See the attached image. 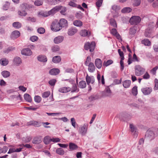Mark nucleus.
Returning <instances> with one entry per match:
<instances>
[{"mask_svg":"<svg viewBox=\"0 0 158 158\" xmlns=\"http://www.w3.org/2000/svg\"><path fill=\"white\" fill-rule=\"evenodd\" d=\"M57 8H53L48 11H41L39 13V15L41 17H45L50 15H53L55 14V12L57 10Z\"/></svg>","mask_w":158,"mask_h":158,"instance_id":"nucleus-1","label":"nucleus"},{"mask_svg":"<svg viewBox=\"0 0 158 158\" xmlns=\"http://www.w3.org/2000/svg\"><path fill=\"white\" fill-rule=\"evenodd\" d=\"M51 28L52 31H59L62 29L59 21L57 19H55L53 21L51 26Z\"/></svg>","mask_w":158,"mask_h":158,"instance_id":"nucleus-2","label":"nucleus"},{"mask_svg":"<svg viewBox=\"0 0 158 158\" xmlns=\"http://www.w3.org/2000/svg\"><path fill=\"white\" fill-rule=\"evenodd\" d=\"M88 125L87 123H85L81 126L78 130L79 134L82 136H85L87 133Z\"/></svg>","mask_w":158,"mask_h":158,"instance_id":"nucleus-3","label":"nucleus"},{"mask_svg":"<svg viewBox=\"0 0 158 158\" xmlns=\"http://www.w3.org/2000/svg\"><path fill=\"white\" fill-rule=\"evenodd\" d=\"M156 135L154 132L151 130H148L146 132L145 135V137L147 139L150 140L154 139Z\"/></svg>","mask_w":158,"mask_h":158,"instance_id":"nucleus-4","label":"nucleus"},{"mask_svg":"<svg viewBox=\"0 0 158 158\" xmlns=\"http://www.w3.org/2000/svg\"><path fill=\"white\" fill-rule=\"evenodd\" d=\"M135 75L137 76H140L143 74L145 71L144 69L139 65L135 66Z\"/></svg>","mask_w":158,"mask_h":158,"instance_id":"nucleus-5","label":"nucleus"},{"mask_svg":"<svg viewBox=\"0 0 158 158\" xmlns=\"http://www.w3.org/2000/svg\"><path fill=\"white\" fill-rule=\"evenodd\" d=\"M95 45V43L94 42H92L91 43L87 42L85 44V49L86 50L89 49L90 52H92L94 49Z\"/></svg>","mask_w":158,"mask_h":158,"instance_id":"nucleus-6","label":"nucleus"},{"mask_svg":"<svg viewBox=\"0 0 158 158\" xmlns=\"http://www.w3.org/2000/svg\"><path fill=\"white\" fill-rule=\"evenodd\" d=\"M141 20L140 17L138 16L132 17L130 19V22L132 25H136L139 23Z\"/></svg>","mask_w":158,"mask_h":158,"instance_id":"nucleus-7","label":"nucleus"},{"mask_svg":"<svg viewBox=\"0 0 158 158\" xmlns=\"http://www.w3.org/2000/svg\"><path fill=\"white\" fill-rule=\"evenodd\" d=\"M110 33L112 35L115 36L117 39L120 40H122L121 36L118 32L117 30L115 28H113L110 30Z\"/></svg>","mask_w":158,"mask_h":158,"instance_id":"nucleus-8","label":"nucleus"},{"mask_svg":"<svg viewBox=\"0 0 158 158\" xmlns=\"http://www.w3.org/2000/svg\"><path fill=\"white\" fill-rule=\"evenodd\" d=\"M57 8V10L55 12V13H56L58 11L60 10H61L60 11V13L63 15H64L65 12L66 11V8L65 7H63L60 6H55L54 8Z\"/></svg>","mask_w":158,"mask_h":158,"instance_id":"nucleus-9","label":"nucleus"},{"mask_svg":"<svg viewBox=\"0 0 158 158\" xmlns=\"http://www.w3.org/2000/svg\"><path fill=\"white\" fill-rule=\"evenodd\" d=\"M152 90L151 88L145 87L142 89L141 91L145 95H148L151 93Z\"/></svg>","mask_w":158,"mask_h":158,"instance_id":"nucleus-10","label":"nucleus"},{"mask_svg":"<svg viewBox=\"0 0 158 158\" xmlns=\"http://www.w3.org/2000/svg\"><path fill=\"white\" fill-rule=\"evenodd\" d=\"M60 26L62 27H67L68 26L67 21L64 19H61L59 21Z\"/></svg>","mask_w":158,"mask_h":158,"instance_id":"nucleus-11","label":"nucleus"},{"mask_svg":"<svg viewBox=\"0 0 158 158\" xmlns=\"http://www.w3.org/2000/svg\"><path fill=\"white\" fill-rule=\"evenodd\" d=\"M22 55L27 56H30L32 54V52L31 50L28 48H25L23 49L21 51Z\"/></svg>","mask_w":158,"mask_h":158,"instance_id":"nucleus-12","label":"nucleus"},{"mask_svg":"<svg viewBox=\"0 0 158 158\" xmlns=\"http://www.w3.org/2000/svg\"><path fill=\"white\" fill-rule=\"evenodd\" d=\"M90 34V32L85 29L82 30L80 32V35L83 37H88Z\"/></svg>","mask_w":158,"mask_h":158,"instance_id":"nucleus-13","label":"nucleus"},{"mask_svg":"<svg viewBox=\"0 0 158 158\" xmlns=\"http://www.w3.org/2000/svg\"><path fill=\"white\" fill-rule=\"evenodd\" d=\"M77 31V29L75 27H71L68 30L67 33L69 36L74 35Z\"/></svg>","mask_w":158,"mask_h":158,"instance_id":"nucleus-14","label":"nucleus"},{"mask_svg":"<svg viewBox=\"0 0 158 158\" xmlns=\"http://www.w3.org/2000/svg\"><path fill=\"white\" fill-rule=\"evenodd\" d=\"M64 39L63 36L60 35L56 37L54 39V42L56 44H59L63 41Z\"/></svg>","mask_w":158,"mask_h":158,"instance_id":"nucleus-15","label":"nucleus"},{"mask_svg":"<svg viewBox=\"0 0 158 158\" xmlns=\"http://www.w3.org/2000/svg\"><path fill=\"white\" fill-rule=\"evenodd\" d=\"M20 36V32L17 30L13 31L11 34V37L12 39H15L17 38Z\"/></svg>","mask_w":158,"mask_h":158,"instance_id":"nucleus-16","label":"nucleus"},{"mask_svg":"<svg viewBox=\"0 0 158 158\" xmlns=\"http://www.w3.org/2000/svg\"><path fill=\"white\" fill-rule=\"evenodd\" d=\"M86 80L88 85H89L90 83L93 84L94 82V79L93 77H89L87 75L86 77Z\"/></svg>","mask_w":158,"mask_h":158,"instance_id":"nucleus-17","label":"nucleus"},{"mask_svg":"<svg viewBox=\"0 0 158 158\" xmlns=\"http://www.w3.org/2000/svg\"><path fill=\"white\" fill-rule=\"evenodd\" d=\"M95 64L98 68L100 69L102 65L101 60L99 58L96 59L95 60Z\"/></svg>","mask_w":158,"mask_h":158,"instance_id":"nucleus-18","label":"nucleus"},{"mask_svg":"<svg viewBox=\"0 0 158 158\" xmlns=\"http://www.w3.org/2000/svg\"><path fill=\"white\" fill-rule=\"evenodd\" d=\"M42 141L41 137L39 136L34 138L32 141V143L34 144H38L40 143Z\"/></svg>","mask_w":158,"mask_h":158,"instance_id":"nucleus-19","label":"nucleus"},{"mask_svg":"<svg viewBox=\"0 0 158 158\" xmlns=\"http://www.w3.org/2000/svg\"><path fill=\"white\" fill-rule=\"evenodd\" d=\"M60 73V70L58 69H52L49 71V73L52 75H56Z\"/></svg>","mask_w":158,"mask_h":158,"instance_id":"nucleus-20","label":"nucleus"},{"mask_svg":"<svg viewBox=\"0 0 158 158\" xmlns=\"http://www.w3.org/2000/svg\"><path fill=\"white\" fill-rule=\"evenodd\" d=\"M71 89V88L69 87H63L60 88L59 91L61 93H66L70 91Z\"/></svg>","mask_w":158,"mask_h":158,"instance_id":"nucleus-21","label":"nucleus"},{"mask_svg":"<svg viewBox=\"0 0 158 158\" xmlns=\"http://www.w3.org/2000/svg\"><path fill=\"white\" fill-rule=\"evenodd\" d=\"M13 62L17 66H18L21 63L22 60L19 57H16L14 58Z\"/></svg>","mask_w":158,"mask_h":158,"instance_id":"nucleus-22","label":"nucleus"},{"mask_svg":"<svg viewBox=\"0 0 158 158\" xmlns=\"http://www.w3.org/2000/svg\"><path fill=\"white\" fill-rule=\"evenodd\" d=\"M136 32V30L134 28H131L130 29L129 38L130 39L133 37Z\"/></svg>","mask_w":158,"mask_h":158,"instance_id":"nucleus-23","label":"nucleus"},{"mask_svg":"<svg viewBox=\"0 0 158 158\" xmlns=\"http://www.w3.org/2000/svg\"><path fill=\"white\" fill-rule=\"evenodd\" d=\"M88 66V70L90 72H93L95 71V67L94 64L93 63L90 62Z\"/></svg>","mask_w":158,"mask_h":158,"instance_id":"nucleus-24","label":"nucleus"},{"mask_svg":"<svg viewBox=\"0 0 158 158\" xmlns=\"http://www.w3.org/2000/svg\"><path fill=\"white\" fill-rule=\"evenodd\" d=\"M61 60V58L60 56H57L53 57L52 61L55 63H58L60 62Z\"/></svg>","mask_w":158,"mask_h":158,"instance_id":"nucleus-25","label":"nucleus"},{"mask_svg":"<svg viewBox=\"0 0 158 158\" xmlns=\"http://www.w3.org/2000/svg\"><path fill=\"white\" fill-rule=\"evenodd\" d=\"M38 60L39 61L43 62H46L47 59L45 56L40 55L38 57Z\"/></svg>","mask_w":158,"mask_h":158,"instance_id":"nucleus-26","label":"nucleus"},{"mask_svg":"<svg viewBox=\"0 0 158 158\" xmlns=\"http://www.w3.org/2000/svg\"><path fill=\"white\" fill-rule=\"evenodd\" d=\"M69 149L71 150H76L78 148V146L76 144L72 143H69Z\"/></svg>","mask_w":158,"mask_h":158,"instance_id":"nucleus-27","label":"nucleus"},{"mask_svg":"<svg viewBox=\"0 0 158 158\" xmlns=\"http://www.w3.org/2000/svg\"><path fill=\"white\" fill-rule=\"evenodd\" d=\"M132 9L129 7H124L121 10V12L123 13H128L131 11Z\"/></svg>","mask_w":158,"mask_h":158,"instance_id":"nucleus-28","label":"nucleus"},{"mask_svg":"<svg viewBox=\"0 0 158 158\" xmlns=\"http://www.w3.org/2000/svg\"><path fill=\"white\" fill-rule=\"evenodd\" d=\"M77 1L76 0H71L70 2L69 3V5L70 6L74 7H77L78 5H77L76 2Z\"/></svg>","mask_w":158,"mask_h":158,"instance_id":"nucleus-29","label":"nucleus"},{"mask_svg":"<svg viewBox=\"0 0 158 158\" xmlns=\"http://www.w3.org/2000/svg\"><path fill=\"white\" fill-rule=\"evenodd\" d=\"M142 43L145 46H150L151 45V42L149 40L147 39H145L142 40Z\"/></svg>","mask_w":158,"mask_h":158,"instance_id":"nucleus-30","label":"nucleus"},{"mask_svg":"<svg viewBox=\"0 0 158 158\" xmlns=\"http://www.w3.org/2000/svg\"><path fill=\"white\" fill-rule=\"evenodd\" d=\"M131 83V81L129 80H126L123 82V85L125 88H127L129 87Z\"/></svg>","mask_w":158,"mask_h":158,"instance_id":"nucleus-31","label":"nucleus"},{"mask_svg":"<svg viewBox=\"0 0 158 158\" xmlns=\"http://www.w3.org/2000/svg\"><path fill=\"white\" fill-rule=\"evenodd\" d=\"M28 125H33L35 127H39L40 126V124L38 122L31 121L27 123Z\"/></svg>","mask_w":158,"mask_h":158,"instance_id":"nucleus-32","label":"nucleus"},{"mask_svg":"<svg viewBox=\"0 0 158 158\" xmlns=\"http://www.w3.org/2000/svg\"><path fill=\"white\" fill-rule=\"evenodd\" d=\"M24 98L27 102H31L32 98L31 96L27 94H25L24 96Z\"/></svg>","mask_w":158,"mask_h":158,"instance_id":"nucleus-33","label":"nucleus"},{"mask_svg":"<svg viewBox=\"0 0 158 158\" xmlns=\"http://www.w3.org/2000/svg\"><path fill=\"white\" fill-rule=\"evenodd\" d=\"M1 74L4 78H7L10 75V73L7 71H4L1 72Z\"/></svg>","mask_w":158,"mask_h":158,"instance_id":"nucleus-34","label":"nucleus"},{"mask_svg":"<svg viewBox=\"0 0 158 158\" xmlns=\"http://www.w3.org/2000/svg\"><path fill=\"white\" fill-rule=\"evenodd\" d=\"M111 8L112 10H113V11H112L113 12L118 11L121 9V7L119 6L116 5L112 6Z\"/></svg>","mask_w":158,"mask_h":158,"instance_id":"nucleus-35","label":"nucleus"},{"mask_svg":"<svg viewBox=\"0 0 158 158\" xmlns=\"http://www.w3.org/2000/svg\"><path fill=\"white\" fill-rule=\"evenodd\" d=\"M0 63L1 65L5 66L8 64V61L5 58H2L0 60Z\"/></svg>","mask_w":158,"mask_h":158,"instance_id":"nucleus-36","label":"nucleus"},{"mask_svg":"<svg viewBox=\"0 0 158 158\" xmlns=\"http://www.w3.org/2000/svg\"><path fill=\"white\" fill-rule=\"evenodd\" d=\"M73 24L77 27H81L83 23L80 20H76L73 22Z\"/></svg>","mask_w":158,"mask_h":158,"instance_id":"nucleus-37","label":"nucleus"},{"mask_svg":"<svg viewBox=\"0 0 158 158\" xmlns=\"http://www.w3.org/2000/svg\"><path fill=\"white\" fill-rule=\"evenodd\" d=\"M86 86V84L85 81H82L79 82V87L82 89L85 88Z\"/></svg>","mask_w":158,"mask_h":158,"instance_id":"nucleus-38","label":"nucleus"},{"mask_svg":"<svg viewBox=\"0 0 158 158\" xmlns=\"http://www.w3.org/2000/svg\"><path fill=\"white\" fill-rule=\"evenodd\" d=\"M13 26L16 29H19L21 27V24L19 22H15L13 23Z\"/></svg>","mask_w":158,"mask_h":158,"instance_id":"nucleus-39","label":"nucleus"},{"mask_svg":"<svg viewBox=\"0 0 158 158\" xmlns=\"http://www.w3.org/2000/svg\"><path fill=\"white\" fill-rule=\"evenodd\" d=\"M110 24L114 27H117V24L115 20L113 19H111L110 20Z\"/></svg>","mask_w":158,"mask_h":158,"instance_id":"nucleus-40","label":"nucleus"},{"mask_svg":"<svg viewBox=\"0 0 158 158\" xmlns=\"http://www.w3.org/2000/svg\"><path fill=\"white\" fill-rule=\"evenodd\" d=\"M56 152L57 154L61 155H63L64 153L63 149L61 148H59L56 149Z\"/></svg>","mask_w":158,"mask_h":158,"instance_id":"nucleus-41","label":"nucleus"},{"mask_svg":"<svg viewBox=\"0 0 158 158\" xmlns=\"http://www.w3.org/2000/svg\"><path fill=\"white\" fill-rule=\"evenodd\" d=\"M113 61L111 60H107L106 61H104L103 63V65L107 67L113 63Z\"/></svg>","mask_w":158,"mask_h":158,"instance_id":"nucleus-42","label":"nucleus"},{"mask_svg":"<svg viewBox=\"0 0 158 158\" xmlns=\"http://www.w3.org/2000/svg\"><path fill=\"white\" fill-rule=\"evenodd\" d=\"M151 35V30L150 29H147L145 30L144 35L146 37H150Z\"/></svg>","mask_w":158,"mask_h":158,"instance_id":"nucleus-43","label":"nucleus"},{"mask_svg":"<svg viewBox=\"0 0 158 158\" xmlns=\"http://www.w3.org/2000/svg\"><path fill=\"white\" fill-rule=\"evenodd\" d=\"M51 139H50L49 137L48 136H45L44 139V143L46 144H49L50 142H51Z\"/></svg>","mask_w":158,"mask_h":158,"instance_id":"nucleus-44","label":"nucleus"},{"mask_svg":"<svg viewBox=\"0 0 158 158\" xmlns=\"http://www.w3.org/2000/svg\"><path fill=\"white\" fill-rule=\"evenodd\" d=\"M31 139V138L30 136H27L26 137H23L22 140L23 142L28 143Z\"/></svg>","mask_w":158,"mask_h":158,"instance_id":"nucleus-45","label":"nucleus"},{"mask_svg":"<svg viewBox=\"0 0 158 158\" xmlns=\"http://www.w3.org/2000/svg\"><path fill=\"white\" fill-rule=\"evenodd\" d=\"M60 49V47L58 45L54 46L52 47V50L54 52H58L59 51Z\"/></svg>","mask_w":158,"mask_h":158,"instance_id":"nucleus-46","label":"nucleus"},{"mask_svg":"<svg viewBox=\"0 0 158 158\" xmlns=\"http://www.w3.org/2000/svg\"><path fill=\"white\" fill-rule=\"evenodd\" d=\"M130 128L132 133H133L137 131L136 127L132 124H130Z\"/></svg>","mask_w":158,"mask_h":158,"instance_id":"nucleus-47","label":"nucleus"},{"mask_svg":"<svg viewBox=\"0 0 158 158\" xmlns=\"http://www.w3.org/2000/svg\"><path fill=\"white\" fill-rule=\"evenodd\" d=\"M79 90L78 89L76 85L75 84H73V86L72 87V92H78Z\"/></svg>","mask_w":158,"mask_h":158,"instance_id":"nucleus-48","label":"nucleus"},{"mask_svg":"<svg viewBox=\"0 0 158 158\" xmlns=\"http://www.w3.org/2000/svg\"><path fill=\"white\" fill-rule=\"evenodd\" d=\"M50 94V92L49 91L45 92L42 94V96L43 98L48 97Z\"/></svg>","mask_w":158,"mask_h":158,"instance_id":"nucleus-49","label":"nucleus"},{"mask_svg":"<svg viewBox=\"0 0 158 158\" xmlns=\"http://www.w3.org/2000/svg\"><path fill=\"white\" fill-rule=\"evenodd\" d=\"M22 11L19 10L18 11L19 15L21 16H25L27 15V13L25 10H21Z\"/></svg>","mask_w":158,"mask_h":158,"instance_id":"nucleus-50","label":"nucleus"},{"mask_svg":"<svg viewBox=\"0 0 158 158\" xmlns=\"http://www.w3.org/2000/svg\"><path fill=\"white\" fill-rule=\"evenodd\" d=\"M41 100V97L39 96H35L34 97V101L37 103H40Z\"/></svg>","mask_w":158,"mask_h":158,"instance_id":"nucleus-51","label":"nucleus"},{"mask_svg":"<svg viewBox=\"0 0 158 158\" xmlns=\"http://www.w3.org/2000/svg\"><path fill=\"white\" fill-rule=\"evenodd\" d=\"M137 87L136 86H134L132 89V93L134 95H136L137 94Z\"/></svg>","mask_w":158,"mask_h":158,"instance_id":"nucleus-52","label":"nucleus"},{"mask_svg":"<svg viewBox=\"0 0 158 158\" xmlns=\"http://www.w3.org/2000/svg\"><path fill=\"white\" fill-rule=\"evenodd\" d=\"M43 4V2L42 1L40 0H36L34 2V4L36 6H40L42 5Z\"/></svg>","mask_w":158,"mask_h":158,"instance_id":"nucleus-53","label":"nucleus"},{"mask_svg":"<svg viewBox=\"0 0 158 158\" xmlns=\"http://www.w3.org/2000/svg\"><path fill=\"white\" fill-rule=\"evenodd\" d=\"M8 150V148L6 146H4L3 148L0 147V154L2 153H6Z\"/></svg>","mask_w":158,"mask_h":158,"instance_id":"nucleus-54","label":"nucleus"},{"mask_svg":"<svg viewBox=\"0 0 158 158\" xmlns=\"http://www.w3.org/2000/svg\"><path fill=\"white\" fill-rule=\"evenodd\" d=\"M37 31L40 34H43L45 32V29L43 27H40L38 29Z\"/></svg>","mask_w":158,"mask_h":158,"instance_id":"nucleus-55","label":"nucleus"},{"mask_svg":"<svg viewBox=\"0 0 158 158\" xmlns=\"http://www.w3.org/2000/svg\"><path fill=\"white\" fill-rule=\"evenodd\" d=\"M113 17L114 18H117L119 16L118 11H112Z\"/></svg>","mask_w":158,"mask_h":158,"instance_id":"nucleus-56","label":"nucleus"},{"mask_svg":"<svg viewBox=\"0 0 158 158\" xmlns=\"http://www.w3.org/2000/svg\"><path fill=\"white\" fill-rule=\"evenodd\" d=\"M27 20L32 22H35L36 21V19L34 17H29L27 18Z\"/></svg>","mask_w":158,"mask_h":158,"instance_id":"nucleus-57","label":"nucleus"},{"mask_svg":"<svg viewBox=\"0 0 158 158\" xmlns=\"http://www.w3.org/2000/svg\"><path fill=\"white\" fill-rule=\"evenodd\" d=\"M28 6L27 3H23L20 6L21 10H25V9L27 8Z\"/></svg>","mask_w":158,"mask_h":158,"instance_id":"nucleus-58","label":"nucleus"},{"mask_svg":"<svg viewBox=\"0 0 158 158\" xmlns=\"http://www.w3.org/2000/svg\"><path fill=\"white\" fill-rule=\"evenodd\" d=\"M56 80L55 79H53L50 80L49 81V84L51 86H54L56 82Z\"/></svg>","mask_w":158,"mask_h":158,"instance_id":"nucleus-59","label":"nucleus"},{"mask_svg":"<svg viewBox=\"0 0 158 158\" xmlns=\"http://www.w3.org/2000/svg\"><path fill=\"white\" fill-rule=\"evenodd\" d=\"M82 13L80 11L77 12L76 14V17L79 19H81L82 17Z\"/></svg>","mask_w":158,"mask_h":158,"instance_id":"nucleus-60","label":"nucleus"},{"mask_svg":"<svg viewBox=\"0 0 158 158\" xmlns=\"http://www.w3.org/2000/svg\"><path fill=\"white\" fill-rule=\"evenodd\" d=\"M103 1V0H98L96 2V6L98 7H100L102 5Z\"/></svg>","mask_w":158,"mask_h":158,"instance_id":"nucleus-61","label":"nucleus"},{"mask_svg":"<svg viewBox=\"0 0 158 158\" xmlns=\"http://www.w3.org/2000/svg\"><path fill=\"white\" fill-rule=\"evenodd\" d=\"M71 122L72 126L74 127H76V122L75 118H71Z\"/></svg>","mask_w":158,"mask_h":158,"instance_id":"nucleus-62","label":"nucleus"},{"mask_svg":"<svg viewBox=\"0 0 158 158\" xmlns=\"http://www.w3.org/2000/svg\"><path fill=\"white\" fill-rule=\"evenodd\" d=\"M91 60V59L90 57L89 56H88L85 63V65L86 66H88L90 63V62Z\"/></svg>","mask_w":158,"mask_h":158,"instance_id":"nucleus-63","label":"nucleus"},{"mask_svg":"<svg viewBox=\"0 0 158 158\" xmlns=\"http://www.w3.org/2000/svg\"><path fill=\"white\" fill-rule=\"evenodd\" d=\"M154 90L158 89V80L155 79V87L154 88Z\"/></svg>","mask_w":158,"mask_h":158,"instance_id":"nucleus-64","label":"nucleus"}]
</instances>
